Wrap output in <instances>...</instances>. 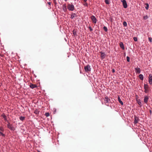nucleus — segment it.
Here are the masks:
<instances>
[{"instance_id": "f257e3e1", "label": "nucleus", "mask_w": 152, "mask_h": 152, "mask_svg": "<svg viewBox=\"0 0 152 152\" xmlns=\"http://www.w3.org/2000/svg\"><path fill=\"white\" fill-rule=\"evenodd\" d=\"M67 8L69 11H73L74 10L75 7L74 5L72 4H68Z\"/></svg>"}, {"instance_id": "f03ea898", "label": "nucleus", "mask_w": 152, "mask_h": 152, "mask_svg": "<svg viewBox=\"0 0 152 152\" xmlns=\"http://www.w3.org/2000/svg\"><path fill=\"white\" fill-rule=\"evenodd\" d=\"M1 116L3 117L4 118V120L6 121L7 122L8 124H7V127L9 126H10L11 125L10 124L9 122L7 120V116L4 114V113H3V114L1 115Z\"/></svg>"}, {"instance_id": "7ed1b4c3", "label": "nucleus", "mask_w": 152, "mask_h": 152, "mask_svg": "<svg viewBox=\"0 0 152 152\" xmlns=\"http://www.w3.org/2000/svg\"><path fill=\"white\" fill-rule=\"evenodd\" d=\"M84 69L86 72L90 71V66L89 65H87L84 67Z\"/></svg>"}, {"instance_id": "20e7f679", "label": "nucleus", "mask_w": 152, "mask_h": 152, "mask_svg": "<svg viewBox=\"0 0 152 152\" xmlns=\"http://www.w3.org/2000/svg\"><path fill=\"white\" fill-rule=\"evenodd\" d=\"M121 2L123 3V7L124 8H126L127 7V3L125 0H121Z\"/></svg>"}, {"instance_id": "39448f33", "label": "nucleus", "mask_w": 152, "mask_h": 152, "mask_svg": "<svg viewBox=\"0 0 152 152\" xmlns=\"http://www.w3.org/2000/svg\"><path fill=\"white\" fill-rule=\"evenodd\" d=\"M110 99L107 96H105L104 98V101L105 103H109L110 102Z\"/></svg>"}, {"instance_id": "423d86ee", "label": "nucleus", "mask_w": 152, "mask_h": 152, "mask_svg": "<svg viewBox=\"0 0 152 152\" xmlns=\"http://www.w3.org/2000/svg\"><path fill=\"white\" fill-rule=\"evenodd\" d=\"M148 86L147 84H144V88L145 89L144 92L145 93H147L148 91Z\"/></svg>"}, {"instance_id": "0eeeda50", "label": "nucleus", "mask_w": 152, "mask_h": 152, "mask_svg": "<svg viewBox=\"0 0 152 152\" xmlns=\"http://www.w3.org/2000/svg\"><path fill=\"white\" fill-rule=\"evenodd\" d=\"M149 82L150 84H152V75L151 74L149 75Z\"/></svg>"}, {"instance_id": "6e6552de", "label": "nucleus", "mask_w": 152, "mask_h": 152, "mask_svg": "<svg viewBox=\"0 0 152 152\" xmlns=\"http://www.w3.org/2000/svg\"><path fill=\"white\" fill-rule=\"evenodd\" d=\"M30 87L32 89H34V88H36L37 87V85L35 84H34L32 83H30Z\"/></svg>"}, {"instance_id": "1a4fd4ad", "label": "nucleus", "mask_w": 152, "mask_h": 152, "mask_svg": "<svg viewBox=\"0 0 152 152\" xmlns=\"http://www.w3.org/2000/svg\"><path fill=\"white\" fill-rule=\"evenodd\" d=\"M149 98L147 96H144V102L147 104L148 102V99Z\"/></svg>"}, {"instance_id": "9d476101", "label": "nucleus", "mask_w": 152, "mask_h": 152, "mask_svg": "<svg viewBox=\"0 0 152 152\" xmlns=\"http://www.w3.org/2000/svg\"><path fill=\"white\" fill-rule=\"evenodd\" d=\"M63 10L65 12H66L67 11V8L66 7V4H65L63 5Z\"/></svg>"}, {"instance_id": "9b49d317", "label": "nucleus", "mask_w": 152, "mask_h": 152, "mask_svg": "<svg viewBox=\"0 0 152 152\" xmlns=\"http://www.w3.org/2000/svg\"><path fill=\"white\" fill-rule=\"evenodd\" d=\"M134 123L135 124H137L138 122L139 119L136 116H134Z\"/></svg>"}, {"instance_id": "f8f14e48", "label": "nucleus", "mask_w": 152, "mask_h": 152, "mask_svg": "<svg viewBox=\"0 0 152 152\" xmlns=\"http://www.w3.org/2000/svg\"><path fill=\"white\" fill-rule=\"evenodd\" d=\"M77 15L75 13H72L71 15L70 18L71 19H73L75 17H77Z\"/></svg>"}, {"instance_id": "ddd939ff", "label": "nucleus", "mask_w": 152, "mask_h": 152, "mask_svg": "<svg viewBox=\"0 0 152 152\" xmlns=\"http://www.w3.org/2000/svg\"><path fill=\"white\" fill-rule=\"evenodd\" d=\"M7 128L11 131H14L15 130V128L12 126V125L10 126H8L7 127Z\"/></svg>"}, {"instance_id": "4468645a", "label": "nucleus", "mask_w": 152, "mask_h": 152, "mask_svg": "<svg viewBox=\"0 0 152 152\" xmlns=\"http://www.w3.org/2000/svg\"><path fill=\"white\" fill-rule=\"evenodd\" d=\"M135 69L136 72L139 74L140 73V69L139 68H135Z\"/></svg>"}, {"instance_id": "2eb2a0df", "label": "nucleus", "mask_w": 152, "mask_h": 152, "mask_svg": "<svg viewBox=\"0 0 152 152\" xmlns=\"http://www.w3.org/2000/svg\"><path fill=\"white\" fill-rule=\"evenodd\" d=\"M119 45H120V46L123 50L124 49V44L122 42H120V43Z\"/></svg>"}, {"instance_id": "dca6fc26", "label": "nucleus", "mask_w": 152, "mask_h": 152, "mask_svg": "<svg viewBox=\"0 0 152 152\" xmlns=\"http://www.w3.org/2000/svg\"><path fill=\"white\" fill-rule=\"evenodd\" d=\"M101 53V57L102 59H104L105 57V54L104 53L102 52H100Z\"/></svg>"}, {"instance_id": "f3484780", "label": "nucleus", "mask_w": 152, "mask_h": 152, "mask_svg": "<svg viewBox=\"0 0 152 152\" xmlns=\"http://www.w3.org/2000/svg\"><path fill=\"white\" fill-rule=\"evenodd\" d=\"M118 100L119 102L122 105H123L124 104L122 102V101H121V99L119 96H118Z\"/></svg>"}, {"instance_id": "a211bd4d", "label": "nucleus", "mask_w": 152, "mask_h": 152, "mask_svg": "<svg viewBox=\"0 0 152 152\" xmlns=\"http://www.w3.org/2000/svg\"><path fill=\"white\" fill-rule=\"evenodd\" d=\"M139 78L142 80H143V76L142 74H140L139 76Z\"/></svg>"}, {"instance_id": "6ab92c4d", "label": "nucleus", "mask_w": 152, "mask_h": 152, "mask_svg": "<svg viewBox=\"0 0 152 152\" xmlns=\"http://www.w3.org/2000/svg\"><path fill=\"white\" fill-rule=\"evenodd\" d=\"M91 19L92 20L93 23H95V17L94 16H92Z\"/></svg>"}, {"instance_id": "aec40b11", "label": "nucleus", "mask_w": 152, "mask_h": 152, "mask_svg": "<svg viewBox=\"0 0 152 152\" xmlns=\"http://www.w3.org/2000/svg\"><path fill=\"white\" fill-rule=\"evenodd\" d=\"M25 117L24 116H21L19 117L20 119L23 121L25 119Z\"/></svg>"}, {"instance_id": "412c9836", "label": "nucleus", "mask_w": 152, "mask_h": 152, "mask_svg": "<svg viewBox=\"0 0 152 152\" xmlns=\"http://www.w3.org/2000/svg\"><path fill=\"white\" fill-rule=\"evenodd\" d=\"M34 113H35L37 115L39 113V111H38L37 110H36L34 111Z\"/></svg>"}, {"instance_id": "4be33fe9", "label": "nucleus", "mask_w": 152, "mask_h": 152, "mask_svg": "<svg viewBox=\"0 0 152 152\" xmlns=\"http://www.w3.org/2000/svg\"><path fill=\"white\" fill-rule=\"evenodd\" d=\"M145 5L146 6L145 7V8L146 10H148L149 8V4L148 3H146Z\"/></svg>"}, {"instance_id": "5701e85b", "label": "nucleus", "mask_w": 152, "mask_h": 152, "mask_svg": "<svg viewBox=\"0 0 152 152\" xmlns=\"http://www.w3.org/2000/svg\"><path fill=\"white\" fill-rule=\"evenodd\" d=\"M73 33L74 36H75L77 35L76 31L75 30H73Z\"/></svg>"}, {"instance_id": "b1692460", "label": "nucleus", "mask_w": 152, "mask_h": 152, "mask_svg": "<svg viewBox=\"0 0 152 152\" xmlns=\"http://www.w3.org/2000/svg\"><path fill=\"white\" fill-rule=\"evenodd\" d=\"M103 29L104 31L106 32H107V27L105 26H104L103 27Z\"/></svg>"}, {"instance_id": "393cba45", "label": "nucleus", "mask_w": 152, "mask_h": 152, "mask_svg": "<svg viewBox=\"0 0 152 152\" xmlns=\"http://www.w3.org/2000/svg\"><path fill=\"white\" fill-rule=\"evenodd\" d=\"M123 25L124 26H126L127 25L126 22L125 21H124L123 23Z\"/></svg>"}, {"instance_id": "a878e982", "label": "nucleus", "mask_w": 152, "mask_h": 152, "mask_svg": "<svg viewBox=\"0 0 152 152\" xmlns=\"http://www.w3.org/2000/svg\"><path fill=\"white\" fill-rule=\"evenodd\" d=\"M105 1L107 4H110L109 1V0H105Z\"/></svg>"}, {"instance_id": "bb28decb", "label": "nucleus", "mask_w": 152, "mask_h": 152, "mask_svg": "<svg viewBox=\"0 0 152 152\" xmlns=\"http://www.w3.org/2000/svg\"><path fill=\"white\" fill-rule=\"evenodd\" d=\"M0 130L2 132H4V129L2 127H0Z\"/></svg>"}, {"instance_id": "cd10ccee", "label": "nucleus", "mask_w": 152, "mask_h": 152, "mask_svg": "<svg viewBox=\"0 0 152 152\" xmlns=\"http://www.w3.org/2000/svg\"><path fill=\"white\" fill-rule=\"evenodd\" d=\"M45 115L46 117L49 116L50 115V114L49 113H46L45 114Z\"/></svg>"}, {"instance_id": "c85d7f7f", "label": "nucleus", "mask_w": 152, "mask_h": 152, "mask_svg": "<svg viewBox=\"0 0 152 152\" xmlns=\"http://www.w3.org/2000/svg\"><path fill=\"white\" fill-rule=\"evenodd\" d=\"M148 18L147 15L143 17V19L144 20H146Z\"/></svg>"}, {"instance_id": "c756f323", "label": "nucleus", "mask_w": 152, "mask_h": 152, "mask_svg": "<svg viewBox=\"0 0 152 152\" xmlns=\"http://www.w3.org/2000/svg\"><path fill=\"white\" fill-rule=\"evenodd\" d=\"M127 61L129 62L130 61V58L129 56L126 57Z\"/></svg>"}, {"instance_id": "7c9ffc66", "label": "nucleus", "mask_w": 152, "mask_h": 152, "mask_svg": "<svg viewBox=\"0 0 152 152\" xmlns=\"http://www.w3.org/2000/svg\"><path fill=\"white\" fill-rule=\"evenodd\" d=\"M148 40L150 42H152V39L151 37H148Z\"/></svg>"}, {"instance_id": "2f4dec72", "label": "nucleus", "mask_w": 152, "mask_h": 152, "mask_svg": "<svg viewBox=\"0 0 152 152\" xmlns=\"http://www.w3.org/2000/svg\"><path fill=\"white\" fill-rule=\"evenodd\" d=\"M0 134L2 136H3L4 137H5V135L4 134L1 132H0Z\"/></svg>"}, {"instance_id": "473e14b6", "label": "nucleus", "mask_w": 152, "mask_h": 152, "mask_svg": "<svg viewBox=\"0 0 152 152\" xmlns=\"http://www.w3.org/2000/svg\"><path fill=\"white\" fill-rule=\"evenodd\" d=\"M133 39L135 41H137V38L136 37H134L133 38Z\"/></svg>"}, {"instance_id": "72a5a7b5", "label": "nucleus", "mask_w": 152, "mask_h": 152, "mask_svg": "<svg viewBox=\"0 0 152 152\" xmlns=\"http://www.w3.org/2000/svg\"><path fill=\"white\" fill-rule=\"evenodd\" d=\"M89 30L90 31H91L93 30V29H92V28L91 26H89Z\"/></svg>"}, {"instance_id": "f704fd0d", "label": "nucleus", "mask_w": 152, "mask_h": 152, "mask_svg": "<svg viewBox=\"0 0 152 152\" xmlns=\"http://www.w3.org/2000/svg\"><path fill=\"white\" fill-rule=\"evenodd\" d=\"M53 3H54V4H55L56 5L57 4L56 0H53Z\"/></svg>"}, {"instance_id": "c9c22d12", "label": "nucleus", "mask_w": 152, "mask_h": 152, "mask_svg": "<svg viewBox=\"0 0 152 152\" xmlns=\"http://www.w3.org/2000/svg\"><path fill=\"white\" fill-rule=\"evenodd\" d=\"M138 104H139V105L141 106L142 105V103H141V102H138Z\"/></svg>"}, {"instance_id": "e433bc0d", "label": "nucleus", "mask_w": 152, "mask_h": 152, "mask_svg": "<svg viewBox=\"0 0 152 152\" xmlns=\"http://www.w3.org/2000/svg\"><path fill=\"white\" fill-rule=\"evenodd\" d=\"M112 72H113V73H114L115 72V70L114 69H113L112 70Z\"/></svg>"}, {"instance_id": "4c0bfd02", "label": "nucleus", "mask_w": 152, "mask_h": 152, "mask_svg": "<svg viewBox=\"0 0 152 152\" xmlns=\"http://www.w3.org/2000/svg\"><path fill=\"white\" fill-rule=\"evenodd\" d=\"M48 4L49 5H51V2H48Z\"/></svg>"}, {"instance_id": "58836bf2", "label": "nucleus", "mask_w": 152, "mask_h": 152, "mask_svg": "<svg viewBox=\"0 0 152 152\" xmlns=\"http://www.w3.org/2000/svg\"><path fill=\"white\" fill-rule=\"evenodd\" d=\"M0 56L1 57H3V58L4 57V55H1V54H0Z\"/></svg>"}, {"instance_id": "ea45409f", "label": "nucleus", "mask_w": 152, "mask_h": 152, "mask_svg": "<svg viewBox=\"0 0 152 152\" xmlns=\"http://www.w3.org/2000/svg\"><path fill=\"white\" fill-rule=\"evenodd\" d=\"M85 5H86V6H87V4L86 3V4H85Z\"/></svg>"}, {"instance_id": "a19ab883", "label": "nucleus", "mask_w": 152, "mask_h": 152, "mask_svg": "<svg viewBox=\"0 0 152 152\" xmlns=\"http://www.w3.org/2000/svg\"><path fill=\"white\" fill-rule=\"evenodd\" d=\"M85 5H86V6H87V4L86 3V4H85Z\"/></svg>"}, {"instance_id": "79ce46f5", "label": "nucleus", "mask_w": 152, "mask_h": 152, "mask_svg": "<svg viewBox=\"0 0 152 152\" xmlns=\"http://www.w3.org/2000/svg\"><path fill=\"white\" fill-rule=\"evenodd\" d=\"M38 152H41L40 151H38Z\"/></svg>"}, {"instance_id": "37998d69", "label": "nucleus", "mask_w": 152, "mask_h": 152, "mask_svg": "<svg viewBox=\"0 0 152 152\" xmlns=\"http://www.w3.org/2000/svg\"><path fill=\"white\" fill-rule=\"evenodd\" d=\"M95 20H96V18L95 19Z\"/></svg>"}, {"instance_id": "c03bdc74", "label": "nucleus", "mask_w": 152, "mask_h": 152, "mask_svg": "<svg viewBox=\"0 0 152 152\" xmlns=\"http://www.w3.org/2000/svg\"><path fill=\"white\" fill-rule=\"evenodd\" d=\"M65 1H66L67 0H64Z\"/></svg>"}]
</instances>
